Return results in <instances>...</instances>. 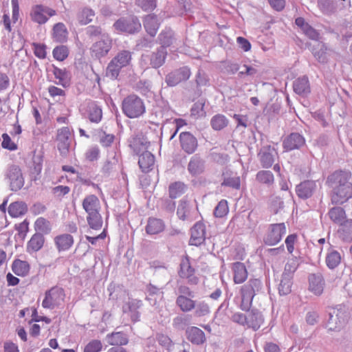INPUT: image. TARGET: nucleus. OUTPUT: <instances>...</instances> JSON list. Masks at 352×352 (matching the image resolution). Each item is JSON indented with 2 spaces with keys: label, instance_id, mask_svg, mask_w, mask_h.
<instances>
[{
  "label": "nucleus",
  "instance_id": "1",
  "mask_svg": "<svg viewBox=\"0 0 352 352\" xmlns=\"http://www.w3.org/2000/svg\"><path fill=\"white\" fill-rule=\"evenodd\" d=\"M351 173L336 170L328 176L327 183L332 189L331 200L333 204H342L352 198Z\"/></svg>",
  "mask_w": 352,
  "mask_h": 352
},
{
  "label": "nucleus",
  "instance_id": "2",
  "mask_svg": "<svg viewBox=\"0 0 352 352\" xmlns=\"http://www.w3.org/2000/svg\"><path fill=\"white\" fill-rule=\"evenodd\" d=\"M263 285L259 278H250L240 289L241 302L240 307L243 311H249L255 296L263 292Z\"/></svg>",
  "mask_w": 352,
  "mask_h": 352
},
{
  "label": "nucleus",
  "instance_id": "3",
  "mask_svg": "<svg viewBox=\"0 0 352 352\" xmlns=\"http://www.w3.org/2000/svg\"><path fill=\"white\" fill-rule=\"evenodd\" d=\"M122 111L129 118H138L146 112V107L140 97L135 94H130L123 99Z\"/></svg>",
  "mask_w": 352,
  "mask_h": 352
},
{
  "label": "nucleus",
  "instance_id": "4",
  "mask_svg": "<svg viewBox=\"0 0 352 352\" xmlns=\"http://www.w3.org/2000/svg\"><path fill=\"white\" fill-rule=\"evenodd\" d=\"M131 58L132 53L130 51H120L109 63L106 76L111 80L117 79L121 69L130 64Z\"/></svg>",
  "mask_w": 352,
  "mask_h": 352
},
{
  "label": "nucleus",
  "instance_id": "5",
  "mask_svg": "<svg viewBox=\"0 0 352 352\" xmlns=\"http://www.w3.org/2000/svg\"><path fill=\"white\" fill-rule=\"evenodd\" d=\"M348 320V313L344 306L339 305L329 311L326 323L328 331H340Z\"/></svg>",
  "mask_w": 352,
  "mask_h": 352
},
{
  "label": "nucleus",
  "instance_id": "6",
  "mask_svg": "<svg viewBox=\"0 0 352 352\" xmlns=\"http://www.w3.org/2000/svg\"><path fill=\"white\" fill-rule=\"evenodd\" d=\"M168 52L164 47H157L155 51L141 56V65L145 68L158 69L162 67L166 60Z\"/></svg>",
  "mask_w": 352,
  "mask_h": 352
},
{
  "label": "nucleus",
  "instance_id": "7",
  "mask_svg": "<svg viewBox=\"0 0 352 352\" xmlns=\"http://www.w3.org/2000/svg\"><path fill=\"white\" fill-rule=\"evenodd\" d=\"M113 27L119 32L129 34L138 33L142 29L139 19L134 15L120 18L114 23Z\"/></svg>",
  "mask_w": 352,
  "mask_h": 352
},
{
  "label": "nucleus",
  "instance_id": "8",
  "mask_svg": "<svg viewBox=\"0 0 352 352\" xmlns=\"http://www.w3.org/2000/svg\"><path fill=\"white\" fill-rule=\"evenodd\" d=\"M65 294L64 289L59 287H53L45 292V298L42 302L43 308L53 309L63 302Z\"/></svg>",
  "mask_w": 352,
  "mask_h": 352
},
{
  "label": "nucleus",
  "instance_id": "9",
  "mask_svg": "<svg viewBox=\"0 0 352 352\" xmlns=\"http://www.w3.org/2000/svg\"><path fill=\"white\" fill-rule=\"evenodd\" d=\"M178 275L180 278L186 279L187 284L190 286H195L199 283V278L195 275V269L192 266L188 255L181 260Z\"/></svg>",
  "mask_w": 352,
  "mask_h": 352
},
{
  "label": "nucleus",
  "instance_id": "10",
  "mask_svg": "<svg viewBox=\"0 0 352 352\" xmlns=\"http://www.w3.org/2000/svg\"><path fill=\"white\" fill-rule=\"evenodd\" d=\"M285 233L286 226L284 223L270 224L263 237V242L267 245H275L281 241Z\"/></svg>",
  "mask_w": 352,
  "mask_h": 352
},
{
  "label": "nucleus",
  "instance_id": "11",
  "mask_svg": "<svg viewBox=\"0 0 352 352\" xmlns=\"http://www.w3.org/2000/svg\"><path fill=\"white\" fill-rule=\"evenodd\" d=\"M112 39L108 35H103L102 38L93 43L90 50L93 56L96 58L105 57L112 48Z\"/></svg>",
  "mask_w": 352,
  "mask_h": 352
},
{
  "label": "nucleus",
  "instance_id": "12",
  "mask_svg": "<svg viewBox=\"0 0 352 352\" xmlns=\"http://www.w3.org/2000/svg\"><path fill=\"white\" fill-rule=\"evenodd\" d=\"M72 134L68 127L64 126L57 131V148L63 157H66L69 151L72 142Z\"/></svg>",
  "mask_w": 352,
  "mask_h": 352
},
{
  "label": "nucleus",
  "instance_id": "13",
  "mask_svg": "<svg viewBox=\"0 0 352 352\" xmlns=\"http://www.w3.org/2000/svg\"><path fill=\"white\" fill-rule=\"evenodd\" d=\"M305 144V137L298 132L291 133L283 138L282 142V146L285 152L299 150Z\"/></svg>",
  "mask_w": 352,
  "mask_h": 352
},
{
  "label": "nucleus",
  "instance_id": "14",
  "mask_svg": "<svg viewBox=\"0 0 352 352\" xmlns=\"http://www.w3.org/2000/svg\"><path fill=\"white\" fill-rule=\"evenodd\" d=\"M6 178L8 179L10 189L12 191H17L22 188L24 185V179L20 168L18 166H10L6 173Z\"/></svg>",
  "mask_w": 352,
  "mask_h": 352
},
{
  "label": "nucleus",
  "instance_id": "15",
  "mask_svg": "<svg viewBox=\"0 0 352 352\" xmlns=\"http://www.w3.org/2000/svg\"><path fill=\"white\" fill-rule=\"evenodd\" d=\"M49 16H53L56 14L55 10L52 9L47 6L43 5H36L34 6L30 12V17L32 21L38 24H44L48 21Z\"/></svg>",
  "mask_w": 352,
  "mask_h": 352
},
{
  "label": "nucleus",
  "instance_id": "16",
  "mask_svg": "<svg viewBox=\"0 0 352 352\" xmlns=\"http://www.w3.org/2000/svg\"><path fill=\"white\" fill-rule=\"evenodd\" d=\"M190 76V69L184 66L168 73L165 77V81L168 86L174 87L182 81L187 80Z\"/></svg>",
  "mask_w": 352,
  "mask_h": 352
},
{
  "label": "nucleus",
  "instance_id": "17",
  "mask_svg": "<svg viewBox=\"0 0 352 352\" xmlns=\"http://www.w3.org/2000/svg\"><path fill=\"white\" fill-rule=\"evenodd\" d=\"M142 302L135 298H129L128 301L124 302L122 311L127 314L133 322L140 321V312L139 309L142 306Z\"/></svg>",
  "mask_w": 352,
  "mask_h": 352
},
{
  "label": "nucleus",
  "instance_id": "18",
  "mask_svg": "<svg viewBox=\"0 0 352 352\" xmlns=\"http://www.w3.org/2000/svg\"><path fill=\"white\" fill-rule=\"evenodd\" d=\"M182 149L188 155L194 153L197 147V138L190 132H182L179 136Z\"/></svg>",
  "mask_w": 352,
  "mask_h": 352
},
{
  "label": "nucleus",
  "instance_id": "19",
  "mask_svg": "<svg viewBox=\"0 0 352 352\" xmlns=\"http://www.w3.org/2000/svg\"><path fill=\"white\" fill-rule=\"evenodd\" d=\"M277 155L274 148L270 145L262 147L258 153L261 165L264 168L272 167L275 161V156Z\"/></svg>",
  "mask_w": 352,
  "mask_h": 352
},
{
  "label": "nucleus",
  "instance_id": "20",
  "mask_svg": "<svg viewBox=\"0 0 352 352\" xmlns=\"http://www.w3.org/2000/svg\"><path fill=\"white\" fill-rule=\"evenodd\" d=\"M316 190V182L313 180L303 181L296 186V193L302 199L310 198Z\"/></svg>",
  "mask_w": 352,
  "mask_h": 352
},
{
  "label": "nucleus",
  "instance_id": "21",
  "mask_svg": "<svg viewBox=\"0 0 352 352\" xmlns=\"http://www.w3.org/2000/svg\"><path fill=\"white\" fill-rule=\"evenodd\" d=\"M206 168V161L200 154L193 155L188 164V171L192 176H197L202 174Z\"/></svg>",
  "mask_w": 352,
  "mask_h": 352
},
{
  "label": "nucleus",
  "instance_id": "22",
  "mask_svg": "<svg viewBox=\"0 0 352 352\" xmlns=\"http://www.w3.org/2000/svg\"><path fill=\"white\" fill-rule=\"evenodd\" d=\"M129 145L133 152L138 155L140 152L145 151L150 145V142L143 134L140 133L131 137L129 139Z\"/></svg>",
  "mask_w": 352,
  "mask_h": 352
},
{
  "label": "nucleus",
  "instance_id": "23",
  "mask_svg": "<svg viewBox=\"0 0 352 352\" xmlns=\"http://www.w3.org/2000/svg\"><path fill=\"white\" fill-rule=\"evenodd\" d=\"M190 244L198 246L206 239V226L202 222H197L190 230Z\"/></svg>",
  "mask_w": 352,
  "mask_h": 352
},
{
  "label": "nucleus",
  "instance_id": "24",
  "mask_svg": "<svg viewBox=\"0 0 352 352\" xmlns=\"http://www.w3.org/2000/svg\"><path fill=\"white\" fill-rule=\"evenodd\" d=\"M309 289L316 296L322 294L325 282L322 275L320 273L311 274L308 277Z\"/></svg>",
  "mask_w": 352,
  "mask_h": 352
},
{
  "label": "nucleus",
  "instance_id": "25",
  "mask_svg": "<svg viewBox=\"0 0 352 352\" xmlns=\"http://www.w3.org/2000/svg\"><path fill=\"white\" fill-rule=\"evenodd\" d=\"M85 113L89 120L93 123H99L102 118V111L95 101H89L87 103Z\"/></svg>",
  "mask_w": 352,
  "mask_h": 352
},
{
  "label": "nucleus",
  "instance_id": "26",
  "mask_svg": "<svg viewBox=\"0 0 352 352\" xmlns=\"http://www.w3.org/2000/svg\"><path fill=\"white\" fill-rule=\"evenodd\" d=\"M186 336L188 340L195 345H201L206 342L205 333L197 327H188Z\"/></svg>",
  "mask_w": 352,
  "mask_h": 352
},
{
  "label": "nucleus",
  "instance_id": "27",
  "mask_svg": "<svg viewBox=\"0 0 352 352\" xmlns=\"http://www.w3.org/2000/svg\"><path fill=\"white\" fill-rule=\"evenodd\" d=\"M264 322L263 316L258 309H251L247 315V327L254 331L258 330Z\"/></svg>",
  "mask_w": 352,
  "mask_h": 352
},
{
  "label": "nucleus",
  "instance_id": "28",
  "mask_svg": "<svg viewBox=\"0 0 352 352\" xmlns=\"http://www.w3.org/2000/svg\"><path fill=\"white\" fill-rule=\"evenodd\" d=\"M293 89L298 95L307 96L311 92L308 77L302 76L296 79L293 83Z\"/></svg>",
  "mask_w": 352,
  "mask_h": 352
},
{
  "label": "nucleus",
  "instance_id": "29",
  "mask_svg": "<svg viewBox=\"0 0 352 352\" xmlns=\"http://www.w3.org/2000/svg\"><path fill=\"white\" fill-rule=\"evenodd\" d=\"M143 25L146 32L153 38L155 36L160 25L155 14L146 15L143 19Z\"/></svg>",
  "mask_w": 352,
  "mask_h": 352
},
{
  "label": "nucleus",
  "instance_id": "30",
  "mask_svg": "<svg viewBox=\"0 0 352 352\" xmlns=\"http://www.w3.org/2000/svg\"><path fill=\"white\" fill-rule=\"evenodd\" d=\"M106 340L112 346H123L128 344L129 336L123 331H114L106 336Z\"/></svg>",
  "mask_w": 352,
  "mask_h": 352
},
{
  "label": "nucleus",
  "instance_id": "31",
  "mask_svg": "<svg viewBox=\"0 0 352 352\" xmlns=\"http://www.w3.org/2000/svg\"><path fill=\"white\" fill-rule=\"evenodd\" d=\"M233 280L234 283L241 284L248 278V271L244 263L235 262L232 264Z\"/></svg>",
  "mask_w": 352,
  "mask_h": 352
},
{
  "label": "nucleus",
  "instance_id": "32",
  "mask_svg": "<svg viewBox=\"0 0 352 352\" xmlns=\"http://www.w3.org/2000/svg\"><path fill=\"white\" fill-rule=\"evenodd\" d=\"M194 296L178 295L175 300V305L184 313L190 312L194 309L195 300Z\"/></svg>",
  "mask_w": 352,
  "mask_h": 352
},
{
  "label": "nucleus",
  "instance_id": "33",
  "mask_svg": "<svg viewBox=\"0 0 352 352\" xmlns=\"http://www.w3.org/2000/svg\"><path fill=\"white\" fill-rule=\"evenodd\" d=\"M44 243L45 237L42 234H34L27 243V252L32 254L39 251L43 247Z\"/></svg>",
  "mask_w": 352,
  "mask_h": 352
},
{
  "label": "nucleus",
  "instance_id": "34",
  "mask_svg": "<svg viewBox=\"0 0 352 352\" xmlns=\"http://www.w3.org/2000/svg\"><path fill=\"white\" fill-rule=\"evenodd\" d=\"M165 228L164 222L157 218L149 217L147 221V225L145 228L146 234L149 235L157 234Z\"/></svg>",
  "mask_w": 352,
  "mask_h": 352
},
{
  "label": "nucleus",
  "instance_id": "35",
  "mask_svg": "<svg viewBox=\"0 0 352 352\" xmlns=\"http://www.w3.org/2000/svg\"><path fill=\"white\" fill-rule=\"evenodd\" d=\"M82 208L88 214L93 213L100 210V203L95 195H89L85 197L83 199Z\"/></svg>",
  "mask_w": 352,
  "mask_h": 352
},
{
  "label": "nucleus",
  "instance_id": "36",
  "mask_svg": "<svg viewBox=\"0 0 352 352\" xmlns=\"http://www.w3.org/2000/svg\"><path fill=\"white\" fill-rule=\"evenodd\" d=\"M175 41L174 32L170 28H165L159 34L157 42L161 45L160 47H164L166 49L170 47Z\"/></svg>",
  "mask_w": 352,
  "mask_h": 352
},
{
  "label": "nucleus",
  "instance_id": "37",
  "mask_svg": "<svg viewBox=\"0 0 352 352\" xmlns=\"http://www.w3.org/2000/svg\"><path fill=\"white\" fill-rule=\"evenodd\" d=\"M341 260L340 253L330 245L325 257V263L327 267L330 270L336 269L340 264Z\"/></svg>",
  "mask_w": 352,
  "mask_h": 352
},
{
  "label": "nucleus",
  "instance_id": "38",
  "mask_svg": "<svg viewBox=\"0 0 352 352\" xmlns=\"http://www.w3.org/2000/svg\"><path fill=\"white\" fill-rule=\"evenodd\" d=\"M52 73L55 78L58 80L57 85L63 87H67L70 85L69 72L65 69H60L54 65H52Z\"/></svg>",
  "mask_w": 352,
  "mask_h": 352
},
{
  "label": "nucleus",
  "instance_id": "39",
  "mask_svg": "<svg viewBox=\"0 0 352 352\" xmlns=\"http://www.w3.org/2000/svg\"><path fill=\"white\" fill-rule=\"evenodd\" d=\"M155 163V156L147 151H144L139 157L138 164L144 173H147L152 169Z\"/></svg>",
  "mask_w": 352,
  "mask_h": 352
},
{
  "label": "nucleus",
  "instance_id": "40",
  "mask_svg": "<svg viewBox=\"0 0 352 352\" xmlns=\"http://www.w3.org/2000/svg\"><path fill=\"white\" fill-rule=\"evenodd\" d=\"M54 242L59 252L68 250L74 244V238L69 234H63L54 238Z\"/></svg>",
  "mask_w": 352,
  "mask_h": 352
},
{
  "label": "nucleus",
  "instance_id": "41",
  "mask_svg": "<svg viewBox=\"0 0 352 352\" xmlns=\"http://www.w3.org/2000/svg\"><path fill=\"white\" fill-rule=\"evenodd\" d=\"M95 12L89 7H83L78 10L76 19L81 25H85L93 21L95 16Z\"/></svg>",
  "mask_w": 352,
  "mask_h": 352
},
{
  "label": "nucleus",
  "instance_id": "42",
  "mask_svg": "<svg viewBox=\"0 0 352 352\" xmlns=\"http://www.w3.org/2000/svg\"><path fill=\"white\" fill-rule=\"evenodd\" d=\"M8 212L12 217H19L28 212V206L24 201H16L10 204Z\"/></svg>",
  "mask_w": 352,
  "mask_h": 352
},
{
  "label": "nucleus",
  "instance_id": "43",
  "mask_svg": "<svg viewBox=\"0 0 352 352\" xmlns=\"http://www.w3.org/2000/svg\"><path fill=\"white\" fill-rule=\"evenodd\" d=\"M68 32L66 26L63 23H58L53 28V38L58 43L67 41Z\"/></svg>",
  "mask_w": 352,
  "mask_h": 352
},
{
  "label": "nucleus",
  "instance_id": "44",
  "mask_svg": "<svg viewBox=\"0 0 352 352\" xmlns=\"http://www.w3.org/2000/svg\"><path fill=\"white\" fill-rule=\"evenodd\" d=\"M30 269L29 263L20 259H15L12 265V272L19 276H25L29 273Z\"/></svg>",
  "mask_w": 352,
  "mask_h": 352
},
{
  "label": "nucleus",
  "instance_id": "45",
  "mask_svg": "<svg viewBox=\"0 0 352 352\" xmlns=\"http://www.w3.org/2000/svg\"><path fill=\"white\" fill-rule=\"evenodd\" d=\"M229 124V120L223 114L217 113L213 116L210 120V126L214 131H221L225 129Z\"/></svg>",
  "mask_w": 352,
  "mask_h": 352
},
{
  "label": "nucleus",
  "instance_id": "46",
  "mask_svg": "<svg viewBox=\"0 0 352 352\" xmlns=\"http://www.w3.org/2000/svg\"><path fill=\"white\" fill-rule=\"evenodd\" d=\"M329 216L335 223L341 226L346 221V214L344 210L339 206L333 207L329 211Z\"/></svg>",
  "mask_w": 352,
  "mask_h": 352
},
{
  "label": "nucleus",
  "instance_id": "47",
  "mask_svg": "<svg viewBox=\"0 0 352 352\" xmlns=\"http://www.w3.org/2000/svg\"><path fill=\"white\" fill-rule=\"evenodd\" d=\"M34 229L36 233L42 234L43 236L48 234L52 230L51 223L44 217H39L34 222Z\"/></svg>",
  "mask_w": 352,
  "mask_h": 352
},
{
  "label": "nucleus",
  "instance_id": "48",
  "mask_svg": "<svg viewBox=\"0 0 352 352\" xmlns=\"http://www.w3.org/2000/svg\"><path fill=\"white\" fill-rule=\"evenodd\" d=\"M256 180L268 187L272 186L274 183V177L270 170H259L256 175Z\"/></svg>",
  "mask_w": 352,
  "mask_h": 352
},
{
  "label": "nucleus",
  "instance_id": "49",
  "mask_svg": "<svg viewBox=\"0 0 352 352\" xmlns=\"http://www.w3.org/2000/svg\"><path fill=\"white\" fill-rule=\"evenodd\" d=\"M186 185L182 182H175L170 184L168 188L170 199H176L185 192Z\"/></svg>",
  "mask_w": 352,
  "mask_h": 352
},
{
  "label": "nucleus",
  "instance_id": "50",
  "mask_svg": "<svg viewBox=\"0 0 352 352\" xmlns=\"http://www.w3.org/2000/svg\"><path fill=\"white\" fill-rule=\"evenodd\" d=\"M340 237L345 242L352 241V219L346 220L338 230Z\"/></svg>",
  "mask_w": 352,
  "mask_h": 352
},
{
  "label": "nucleus",
  "instance_id": "51",
  "mask_svg": "<svg viewBox=\"0 0 352 352\" xmlns=\"http://www.w3.org/2000/svg\"><path fill=\"white\" fill-rule=\"evenodd\" d=\"M87 221L89 226L94 230H100L103 223L102 218L100 214V211H97L93 213L87 214Z\"/></svg>",
  "mask_w": 352,
  "mask_h": 352
},
{
  "label": "nucleus",
  "instance_id": "52",
  "mask_svg": "<svg viewBox=\"0 0 352 352\" xmlns=\"http://www.w3.org/2000/svg\"><path fill=\"white\" fill-rule=\"evenodd\" d=\"M193 310L196 317H204L210 313V307L205 300H195Z\"/></svg>",
  "mask_w": 352,
  "mask_h": 352
},
{
  "label": "nucleus",
  "instance_id": "53",
  "mask_svg": "<svg viewBox=\"0 0 352 352\" xmlns=\"http://www.w3.org/2000/svg\"><path fill=\"white\" fill-rule=\"evenodd\" d=\"M190 319L188 315H178L173 319V327L177 330H184L190 324Z\"/></svg>",
  "mask_w": 352,
  "mask_h": 352
},
{
  "label": "nucleus",
  "instance_id": "54",
  "mask_svg": "<svg viewBox=\"0 0 352 352\" xmlns=\"http://www.w3.org/2000/svg\"><path fill=\"white\" fill-rule=\"evenodd\" d=\"M177 214L179 219L183 221L190 219V206L186 199H182L179 201Z\"/></svg>",
  "mask_w": 352,
  "mask_h": 352
},
{
  "label": "nucleus",
  "instance_id": "55",
  "mask_svg": "<svg viewBox=\"0 0 352 352\" xmlns=\"http://www.w3.org/2000/svg\"><path fill=\"white\" fill-rule=\"evenodd\" d=\"M43 155L41 154H34L32 157L33 166L31 169V175L34 177V180L37 179V176H38L43 168Z\"/></svg>",
  "mask_w": 352,
  "mask_h": 352
},
{
  "label": "nucleus",
  "instance_id": "56",
  "mask_svg": "<svg viewBox=\"0 0 352 352\" xmlns=\"http://www.w3.org/2000/svg\"><path fill=\"white\" fill-rule=\"evenodd\" d=\"M292 277L282 275V279L278 285V292L280 295H287L292 291Z\"/></svg>",
  "mask_w": 352,
  "mask_h": 352
},
{
  "label": "nucleus",
  "instance_id": "57",
  "mask_svg": "<svg viewBox=\"0 0 352 352\" xmlns=\"http://www.w3.org/2000/svg\"><path fill=\"white\" fill-rule=\"evenodd\" d=\"M85 34L90 39L98 37L102 38L103 35H108L100 25H89L85 28Z\"/></svg>",
  "mask_w": 352,
  "mask_h": 352
},
{
  "label": "nucleus",
  "instance_id": "58",
  "mask_svg": "<svg viewBox=\"0 0 352 352\" xmlns=\"http://www.w3.org/2000/svg\"><path fill=\"white\" fill-rule=\"evenodd\" d=\"M298 265L299 262L296 257L288 259L285 265L284 272L283 274L292 278L293 274L296 272Z\"/></svg>",
  "mask_w": 352,
  "mask_h": 352
},
{
  "label": "nucleus",
  "instance_id": "59",
  "mask_svg": "<svg viewBox=\"0 0 352 352\" xmlns=\"http://www.w3.org/2000/svg\"><path fill=\"white\" fill-rule=\"evenodd\" d=\"M52 54L56 60L63 61L68 57L69 49L65 45H59L54 48Z\"/></svg>",
  "mask_w": 352,
  "mask_h": 352
},
{
  "label": "nucleus",
  "instance_id": "60",
  "mask_svg": "<svg viewBox=\"0 0 352 352\" xmlns=\"http://www.w3.org/2000/svg\"><path fill=\"white\" fill-rule=\"evenodd\" d=\"M229 211L228 201L226 199H221L214 210V215L218 218L225 217Z\"/></svg>",
  "mask_w": 352,
  "mask_h": 352
},
{
  "label": "nucleus",
  "instance_id": "61",
  "mask_svg": "<svg viewBox=\"0 0 352 352\" xmlns=\"http://www.w3.org/2000/svg\"><path fill=\"white\" fill-rule=\"evenodd\" d=\"M102 349V342L99 340H92L86 344L83 352H100Z\"/></svg>",
  "mask_w": 352,
  "mask_h": 352
},
{
  "label": "nucleus",
  "instance_id": "62",
  "mask_svg": "<svg viewBox=\"0 0 352 352\" xmlns=\"http://www.w3.org/2000/svg\"><path fill=\"white\" fill-rule=\"evenodd\" d=\"M154 45V38L141 37L137 41L136 47L140 50L151 49Z\"/></svg>",
  "mask_w": 352,
  "mask_h": 352
},
{
  "label": "nucleus",
  "instance_id": "63",
  "mask_svg": "<svg viewBox=\"0 0 352 352\" xmlns=\"http://www.w3.org/2000/svg\"><path fill=\"white\" fill-rule=\"evenodd\" d=\"M320 319V314L317 310L311 309L308 311L305 316V321L309 325H315Z\"/></svg>",
  "mask_w": 352,
  "mask_h": 352
},
{
  "label": "nucleus",
  "instance_id": "64",
  "mask_svg": "<svg viewBox=\"0 0 352 352\" xmlns=\"http://www.w3.org/2000/svg\"><path fill=\"white\" fill-rule=\"evenodd\" d=\"M135 3L145 12L152 11L156 8L155 0H136Z\"/></svg>",
  "mask_w": 352,
  "mask_h": 352
}]
</instances>
